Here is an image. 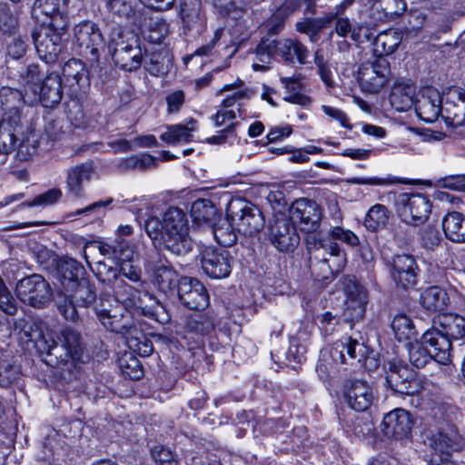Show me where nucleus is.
Segmentation results:
<instances>
[{
	"label": "nucleus",
	"instance_id": "nucleus-57",
	"mask_svg": "<svg viewBox=\"0 0 465 465\" xmlns=\"http://www.w3.org/2000/svg\"><path fill=\"white\" fill-rule=\"evenodd\" d=\"M105 6L112 13L125 18H131L134 15V0H103Z\"/></svg>",
	"mask_w": 465,
	"mask_h": 465
},
{
	"label": "nucleus",
	"instance_id": "nucleus-52",
	"mask_svg": "<svg viewBox=\"0 0 465 465\" xmlns=\"http://www.w3.org/2000/svg\"><path fill=\"white\" fill-rule=\"evenodd\" d=\"M58 340L68 351H71L74 361L81 358V337L77 331L69 327L64 328Z\"/></svg>",
	"mask_w": 465,
	"mask_h": 465
},
{
	"label": "nucleus",
	"instance_id": "nucleus-45",
	"mask_svg": "<svg viewBox=\"0 0 465 465\" xmlns=\"http://www.w3.org/2000/svg\"><path fill=\"white\" fill-rule=\"evenodd\" d=\"M280 81L286 89V95L283 100L291 104H298L303 107L308 106L312 103V99L302 94V84L297 77H281Z\"/></svg>",
	"mask_w": 465,
	"mask_h": 465
},
{
	"label": "nucleus",
	"instance_id": "nucleus-61",
	"mask_svg": "<svg viewBox=\"0 0 465 465\" xmlns=\"http://www.w3.org/2000/svg\"><path fill=\"white\" fill-rule=\"evenodd\" d=\"M0 310L8 315H15L17 312L15 300L5 287L0 278Z\"/></svg>",
	"mask_w": 465,
	"mask_h": 465
},
{
	"label": "nucleus",
	"instance_id": "nucleus-37",
	"mask_svg": "<svg viewBox=\"0 0 465 465\" xmlns=\"http://www.w3.org/2000/svg\"><path fill=\"white\" fill-rule=\"evenodd\" d=\"M420 302L430 312H442L448 305L449 296L440 287L430 286L420 293Z\"/></svg>",
	"mask_w": 465,
	"mask_h": 465
},
{
	"label": "nucleus",
	"instance_id": "nucleus-10",
	"mask_svg": "<svg viewBox=\"0 0 465 465\" xmlns=\"http://www.w3.org/2000/svg\"><path fill=\"white\" fill-rule=\"evenodd\" d=\"M17 297L33 307H44L52 297L47 281L40 274H32L20 280L15 288Z\"/></svg>",
	"mask_w": 465,
	"mask_h": 465
},
{
	"label": "nucleus",
	"instance_id": "nucleus-51",
	"mask_svg": "<svg viewBox=\"0 0 465 465\" xmlns=\"http://www.w3.org/2000/svg\"><path fill=\"white\" fill-rule=\"evenodd\" d=\"M58 312L67 321L74 322L78 318L76 307L77 305L71 298L70 294L64 289L57 293L54 300Z\"/></svg>",
	"mask_w": 465,
	"mask_h": 465
},
{
	"label": "nucleus",
	"instance_id": "nucleus-50",
	"mask_svg": "<svg viewBox=\"0 0 465 465\" xmlns=\"http://www.w3.org/2000/svg\"><path fill=\"white\" fill-rule=\"evenodd\" d=\"M391 328L399 341H410L415 337L416 332L412 321L404 314H399L393 318Z\"/></svg>",
	"mask_w": 465,
	"mask_h": 465
},
{
	"label": "nucleus",
	"instance_id": "nucleus-47",
	"mask_svg": "<svg viewBox=\"0 0 465 465\" xmlns=\"http://www.w3.org/2000/svg\"><path fill=\"white\" fill-rule=\"evenodd\" d=\"M429 445L436 452L450 455L451 451L460 450L459 436L457 434L448 435L443 432L433 434L429 439Z\"/></svg>",
	"mask_w": 465,
	"mask_h": 465
},
{
	"label": "nucleus",
	"instance_id": "nucleus-26",
	"mask_svg": "<svg viewBox=\"0 0 465 465\" xmlns=\"http://www.w3.org/2000/svg\"><path fill=\"white\" fill-rule=\"evenodd\" d=\"M461 104H447L442 110V118L449 128V135L453 137H465V92L458 88L455 90Z\"/></svg>",
	"mask_w": 465,
	"mask_h": 465
},
{
	"label": "nucleus",
	"instance_id": "nucleus-8",
	"mask_svg": "<svg viewBox=\"0 0 465 465\" xmlns=\"http://www.w3.org/2000/svg\"><path fill=\"white\" fill-rule=\"evenodd\" d=\"M95 312L98 320L107 330L124 337L136 327L131 312L117 302L114 303L101 302L95 308Z\"/></svg>",
	"mask_w": 465,
	"mask_h": 465
},
{
	"label": "nucleus",
	"instance_id": "nucleus-46",
	"mask_svg": "<svg viewBox=\"0 0 465 465\" xmlns=\"http://www.w3.org/2000/svg\"><path fill=\"white\" fill-rule=\"evenodd\" d=\"M67 292L75 304L79 307H87L95 300V292L87 279L76 282L72 290Z\"/></svg>",
	"mask_w": 465,
	"mask_h": 465
},
{
	"label": "nucleus",
	"instance_id": "nucleus-34",
	"mask_svg": "<svg viewBox=\"0 0 465 465\" xmlns=\"http://www.w3.org/2000/svg\"><path fill=\"white\" fill-rule=\"evenodd\" d=\"M252 63L254 71H266L272 59L278 55V40L263 38L256 46Z\"/></svg>",
	"mask_w": 465,
	"mask_h": 465
},
{
	"label": "nucleus",
	"instance_id": "nucleus-33",
	"mask_svg": "<svg viewBox=\"0 0 465 465\" xmlns=\"http://www.w3.org/2000/svg\"><path fill=\"white\" fill-rule=\"evenodd\" d=\"M59 280L64 290H72V287L82 279H85L84 266L72 258L63 259L58 264Z\"/></svg>",
	"mask_w": 465,
	"mask_h": 465
},
{
	"label": "nucleus",
	"instance_id": "nucleus-29",
	"mask_svg": "<svg viewBox=\"0 0 465 465\" xmlns=\"http://www.w3.org/2000/svg\"><path fill=\"white\" fill-rule=\"evenodd\" d=\"M24 95L21 91L3 86L0 88V114L2 118L16 116L21 122V109L24 107Z\"/></svg>",
	"mask_w": 465,
	"mask_h": 465
},
{
	"label": "nucleus",
	"instance_id": "nucleus-38",
	"mask_svg": "<svg viewBox=\"0 0 465 465\" xmlns=\"http://www.w3.org/2000/svg\"><path fill=\"white\" fill-rule=\"evenodd\" d=\"M62 79L56 74H50L43 82L40 99L45 107H53L59 104L63 97Z\"/></svg>",
	"mask_w": 465,
	"mask_h": 465
},
{
	"label": "nucleus",
	"instance_id": "nucleus-28",
	"mask_svg": "<svg viewBox=\"0 0 465 465\" xmlns=\"http://www.w3.org/2000/svg\"><path fill=\"white\" fill-rule=\"evenodd\" d=\"M180 16L184 28L202 30L206 22L201 0H181Z\"/></svg>",
	"mask_w": 465,
	"mask_h": 465
},
{
	"label": "nucleus",
	"instance_id": "nucleus-36",
	"mask_svg": "<svg viewBox=\"0 0 465 465\" xmlns=\"http://www.w3.org/2000/svg\"><path fill=\"white\" fill-rule=\"evenodd\" d=\"M98 250L102 255L116 260L120 263L131 262L134 253L128 241L124 239L114 240L111 242H100Z\"/></svg>",
	"mask_w": 465,
	"mask_h": 465
},
{
	"label": "nucleus",
	"instance_id": "nucleus-17",
	"mask_svg": "<svg viewBox=\"0 0 465 465\" xmlns=\"http://www.w3.org/2000/svg\"><path fill=\"white\" fill-rule=\"evenodd\" d=\"M232 257L222 248H205L201 254V264L203 272L213 279L227 277L232 271Z\"/></svg>",
	"mask_w": 465,
	"mask_h": 465
},
{
	"label": "nucleus",
	"instance_id": "nucleus-22",
	"mask_svg": "<svg viewBox=\"0 0 465 465\" xmlns=\"http://www.w3.org/2000/svg\"><path fill=\"white\" fill-rule=\"evenodd\" d=\"M386 384L396 393L414 395L421 385L413 372L406 367L391 366L386 374Z\"/></svg>",
	"mask_w": 465,
	"mask_h": 465
},
{
	"label": "nucleus",
	"instance_id": "nucleus-60",
	"mask_svg": "<svg viewBox=\"0 0 465 465\" xmlns=\"http://www.w3.org/2000/svg\"><path fill=\"white\" fill-rule=\"evenodd\" d=\"M61 197L62 191L58 188H53L39 194L32 202L23 203L22 205L27 207L51 205L56 203Z\"/></svg>",
	"mask_w": 465,
	"mask_h": 465
},
{
	"label": "nucleus",
	"instance_id": "nucleus-9",
	"mask_svg": "<svg viewBox=\"0 0 465 465\" xmlns=\"http://www.w3.org/2000/svg\"><path fill=\"white\" fill-rule=\"evenodd\" d=\"M24 332L28 341L34 342L39 350L45 351V361L48 365L57 367L66 363L70 359L73 360L71 351L51 336L46 337L37 326L30 324L24 329Z\"/></svg>",
	"mask_w": 465,
	"mask_h": 465
},
{
	"label": "nucleus",
	"instance_id": "nucleus-44",
	"mask_svg": "<svg viewBox=\"0 0 465 465\" xmlns=\"http://www.w3.org/2000/svg\"><path fill=\"white\" fill-rule=\"evenodd\" d=\"M401 42V35L400 33L389 30L380 33L374 42L373 49L379 57L391 54L399 46Z\"/></svg>",
	"mask_w": 465,
	"mask_h": 465
},
{
	"label": "nucleus",
	"instance_id": "nucleus-58",
	"mask_svg": "<svg viewBox=\"0 0 465 465\" xmlns=\"http://www.w3.org/2000/svg\"><path fill=\"white\" fill-rule=\"evenodd\" d=\"M169 34V25L163 19L153 21L148 29L147 40L153 44H160Z\"/></svg>",
	"mask_w": 465,
	"mask_h": 465
},
{
	"label": "nucleus",
	"instance_id": "nucleus-62",
	"mask_svg": "<svg viewBox=\"0 0 465 465\" xmlns=\"http://www.w3.org/2000/svg\"><path fill=\"white\" fill-rule=\"evenodd\" d=\"M234 229L229 224L227 227H217L213 229V235L220 245L232 246L237 241Z\"/></svg>",
	"mask_w": 465,
	"mask_h": 465
},
{
	"label": "nucleus",
	"instance_id": "nucleus-54",
	"mask_svg": "<svg viewBox=\"0 0 465 465\" xmlns=\"http://www.w3.org/2000/svg\"><path fill=\"white\" fill-rule=\"evenodd\" d=\"M409 360L413 366L417 368H423L431 360H433V356L420 339V342L411 345L409 349Z\"/></svg>",
	"mask_w": 465,
	"mask_h": 465
},
{
	"label": "nucleus",
	"instance_id": "nucleus-3",
	"mask_svg": "<svg viewBox=\"0 0 465 465\" xmlns=\"http://www.w3.org/2000/svg\"><path fill=\"white\" fill-rule=\"evenodd\" d=\"M108 48L115 65L123 70L135 71L143 64V55L138 39L131 33L114 28Z\"/></svg>",
	"mask_w": 465,
	"mask_h": 465
},
{
	"label": "nucleus",
	"instance_id": "nucleus-32",
	"mask_svg": "<svg viewBox=\"0 0 465 465\" xmlns=\"http://www.w3.org/2000/svg\"><path fill=\"white\" fill-rule=\"evenodd\" d=\"M32 15L39 26H54L55 18L65 19L59 11L57 0H35Z\"/></svg>",
	"mask_w": 465,
	"mask_h": 465
},
{
	"label": "nucleus",
	"instance_id": "nucleus-35",
	"mask_svg": "<svg viewBox=\"0 0 465 465\" xmlns=\"http://www.w3.org/2000/svg\"><path fill=\"white\" fill-rule=\"evenodd\" d=\"M252 63L254 71H266L272 59L278 55V40L263 38L256 46Z\"/></svg>",
	"mask_w": 465,
	"mask_h": 465
},
{
	"label": "nucleus",
	"instance_id": "nucleus-49",
	"mask_svg": "<svg viewBox=\"0 0 465 465\" xmlns=\"http://www.w3.org/2000/svg\"><path fill=\"white\" fill-rule=\"evenodd\" d=\"M124 338L128 348L141 356H149L153 351L152 342L137 327H134Z\"/></svg>",
	"mask_w": 465,
	"mask_h": 465
},
{
	"label": "nucleus",
	"instance_id": "nucleus-21",
	"mask_svg": "<svg viewBox=\"0 0 465 465\" xmlns=\"http://www.w3.org/2000/svg\"><path fill=\"white\" fill-rule=\"evenodd\" d=\"M443 110L440 93L432 86L420 90L415 102V111L418 116L428 123L436 121Z\"/></svg>",
	"mask_w": 465,
	"mask_h": 465
},
{
	"label": "nucleus",
	"instance_id": "nucleus-25",
	"mask_svg": "<svg viewBox=\"0 0 465 465\" xmlns=\"http://www.w3.org/2000/svg\"><path fill=\"white\" fill-rule=\"evenodd\" d=\"M94 174V167L92 162L70 167L66 172L67 194L76 199L84 197V186L92 180Z\"/></svg>",
	"mask_w": 465,
	"mask_h": 465
},
{
	"label": "nucleus",
	"instance_id": "nucleus-19",
	"mask_svg": "<svg viewBox=\"0 0 465 465\" xmlns=\"http://www.w3.org/2000/svg\"><path fill=\"white\" fill-rule=\"evenodd\" d=\"M343 397L348 406L359 412L367 411L372 404V387L362 380H351L343 388Z\"/></svg>",
	"mask_w": 465,
	"mask_h": 465
},
{
	"label": "nucleus",
	"instance_id": "nucleus-55",
	"mask_svg": "<svg viewBox=\"0 0 465 465\" xmlns=\"http://www.w3.org/2000/svg\"><path fill=\"white\" fill-rule=\"evenodd\" d=\"M214 327L211 319L203 314H195L190 317L186 322V328L189 331L197 334H206Z\"/></svg>",
	"mask_w": 465,
	"mask_h": 465
},
{
	"label": "nucleus",
	"instance_id": "nucleus-43",
	"mask_svg": "<svg viewBox=\"0 0 465 465\" xmlns=\"http://www.w3.org/2000/svg\"><path fill=\"white\" fill-rule=\"evenodd\" d=\"M217 209L209 199H198L191 208V215L198 225H212L217 217Z\"/></svg>",
	"mask_w": 465,
	"mask_h": 465
},
{
	"label": "nucleus",
	"instance_id": "nucleus-6",
	"mask_svg": "<svg viewBox=\"0 0 465 465\" xmlns=\"http://www.w3.org/2000/svg\"><path fill=\"white\" fill-rule=\"evenodd\" d=\"M65 19L55 18L54 26H38L32 37L39 57L46 64L54 63L64 49L63 35L66 31Z\"/></svg>",
	"mask_w": 465,
	"mask_h": 465
},
{
	"label": "nucleus",
	"instance_id": "nucleus-11",
	"mask_svg": "<svg viewBox=\"0 0 465 465\" xmlns=\"http://www.w3.org/2000/svg\"><path fill=\"white\" fill-rule=\"evenodd\" d=\"M390 74L388 61L384 57H378L360 66L358 81L363 92L377 94L387 84Z\"/></svg>",
	"mask_w": 465,
	"mask_h": 465
},
{
	"label": "nucleus",
	"instance_id": "nucleus-63",
	"mask_svg": "<svg viewBox=\"0 0 465 465\" xmlns=\"http://www.w3.org/2000/svg\"><path fill=\"white\" fill-rule=\"evenodd\" d=\"M19 377V368L6 362L0 364V386L7 387Z\"/></svg>",
	"mask_w": 465,
	"mask_h": 465
},
{
	"label": "nucleus",
	"instance_id": "nucleus-24",
	"mask_svg": "<svg viewBox=\"0 0 465 465\" xmlns=\"http://www.w3.org/2000/svg\"><path fill=\"white\" fill-rule=\"evenodd\" d=\"M421 340L433 356V360L440 364L450 362L452 342L437 327L425 331Z\"/></svg>",
	"mask_w": 465,
	"mask_h": 465
},
{
	"label": "nucleus",
	"instance_id": "nucleus-20",
	"mask_svg": "<svg viewBox=\"0 0 465 465\" xmlns=\"http://www.w3.org/2000/svg\"><path fill=\"white\" fill-rule=\"evenodd\" d=\"M74 37L78 46L85 55H92V59L98 57L99 50L104 45V38L98 26L90 21L77 25L74 29Z\"/></svg>",
	"mask_w": 465,
	"mask_h": 465
},
{
	"label": "nucleus",
	"instance_id": "nucleus-1",
	"mask_svg": "<svg viewBox=\"0 0 465 465\" xmlns=\"http://www.w3.org/2000/svg\"><path fill=\"white\" fill-rule=\"evenodd\" d=\"M331 238L316 234L308 235L306 248L312 274L319 281L326 280L340 272L346 264V254L333 240H340L349 246L360 244L358 236L350 230L335 227L331 231Z\"/></svg>",
	"mask_w": 465,
	"mask_h": 465
},
{
	"label": "nucleus",
	"instance_id": "nucleus-56",
	"mask_svg": "<svg viewBox=\"0 0 465 465\" xmlns=\"http://www.w3.org/2000/svg\"><path fill=\"white\" fill-rule=\"evenodd\" d=\"M253 92L247 88L239 90L233 93L232 95L224 98L221 104V106L224 109H232V107L236 106L238 114L240 117H242L243 102L249 100Z\"/></svg>",
	"mask_w": 465,
	"mask_h": 465
},
{
	"label": "nucleus",
	"instance_id": "nucleus-5",
	"mask_svg": "<svg viewBox=\"0 0 465 465\" xmlns=\"http://www.w3.org/2000/svg\"><path fill=\"white\" fill-rule=\"evenodd\" d=\"M330 356L340 364L348 363V360L355 361L367 371L376 370L380 365L378 354L364 341L351 337L335 341L330 349Z\"/></svg>",
	"mask_w": 465,
	"mask_h": 465
},
{
	"label": "nucleus",
	"instance_id": "nucleus-39",
	"mask_svg": "<svg viewBox=\"0 0 465 465\" xmlns=\"http://www.w3.org/2000/svg\"><path fill=\"white\" fill-rule=\"evenodd\" d=\"M415 86L409 84H396L390 94L391 106L399 112H406L415 105Z\"/></svg>",
	"mask_w": 465,
	"mask_h": 465
},
{
	"label": "nucleus",
	"instance_id": "nucleus-41",
	"mask_svg": "<svg viewBox=\"0 0 465 465\" xmlns=\"http://www.w3.org/2000/svg\"><path fill=\"white\" fill-rule=\"evenodd\" d=\"M446 237L454 242H465V217L457 212L448 213L442 221Z\"/></svg>",
	"mask_w": 465,
	"mask_h": 465
},
{
	"label": "nucleus",
	"instance_id": "nucleus-12",
	"mask_svg": "<svg viewBox=\"0 0 465 465\" xmlns=\"http://www.w3.org/2000/svg\"><path fill=\"white\" fill-rule=\"evenodd\" d=\"M292 223L297 225L301 231L313 232L320 227L322 210L316 202L300 198L295 200L290 208Z\"/></svg>",
	"mask_w": 465,
	"mask_h": 465
},
{
	"label": "nucleus",
	"instance_id": "nucleus-4",
	"mask_svg": "<svg viewBox=\"0 0 465 465\" xmlns=\"http://www.w3.org/2000/svg\"><path fill=\"white\" fill-rule=\"evenodd\" d=\"M227 216L230 225L245 236L256 235L265 223L262 211L242 198L231 200L227 206Z\"/></svg>",
	"mask_w": 465,
	"mask_h": 465
},
{
	"label": "nucleus",
	"instance_id": "nucleus-18",
	"mask_svg": "<svg viewBox=\"0 0 465 465\" xmlns=\"http://www.w3.org/2000/svg\"><path fill=\"white\" fill-rule=\"evenodd\" d=\"M177 294L181 302L189 310L200 311L209 304V295L197 279L183 277L178 283Z\"/></svg>",
	"mask_w": 465,
	"mask_h": 465
},
{
	"label": "nucleus",
	"instance_id": "nucleus-2",
	"mask_svg": "<svg viewBox=\"0 0 465 465\" xmlns=\"http://www.w3.org/2000/svg\"><path fill=\"white\" fill-rule=\"evenodd\" d=\"M145 231L153 241H159L165 250L174 255H185L192 250L187 216L178 207H170L162 218L148 219Z\"/></svg>",
	"mask_w": 465,
	"mask_h": 465
},
{
	"label": "nucleus",
	"instance_id": "nucleus-30",
	"mask_svg": "<svg viewBox=\"0 0 465 465\" xmlns=\"http://www.w3.org/2000/svg\"><path fill=\"white\" fill-rule=\"evenodd\" d=\"M309 55L307 47L297 39L278 40V56L287 64L306 63Z\"/></svg>",
	"mask_w": 465,
	"mask_h": 465
},
{
	"label": "nucleus",
	"instance_id": "nucleus-15",
	"mask_svg": "<svg viewBox=\"0 0 465 465\" xmlns=\"http://www.w3.org/2000/svg\"><path fill=\"white\" fill-rule=\"evenodd\" d=\"M388 268L391 280L398 287L409 289L417 284L419 267L412 255H394L388 262Z\"/></svg>",
	"mask_w": 465,
	"mask_h": 465
},
{
	"label": "nucleus",
	"instance_id": "nucleus-27",
	"mask_svg": "<svg viewBox=\"0 0 465 465\" xmlns=\"http://www.w3.org/2000/svg\"><path fill=\"white\" fill-rule=\"evenodd\" d=\"M62 82L74 92L89 86L88 72L85 64L78 59L68 60L62 68Z\"/></svg>",
	"mask_w": 465,
	"mask_h": 465
},
{
	"label": "nucleus",
	"instance_id": "nucleus-42",
	"mask_svg": "<svg viewBox=\"0 0 465 465\" xmlns=\"http://www.w3.org/2000/svg\"><path fill=\"white\" fill-rule=\"evenodd\" d=\"M196 121L190 119L186 124H173L167 127L162 134L161 139L167 143L174 144L188 143L193 138V132L195 131Z\"/></svg>",
	"mask_w": 465,
	"mask_h": 465
},
{
	"label": "nucleus",
	"instance_id": "nucleus-7",
	"mask_svg": "<svg viewBox=\"0 0 465 465\" xmlns=\"http://www.w3.org/2000/svg\"><path fill=\"white\" fill-rule=\"evenodd\" d=\"M395 207L404 223L417 226L429 219L432 202L423 193H402L398 195Z\"/></svg>",
	"mask_w": 465,
	"mask_h": 465
},
{
	"label": "nucleus",
	"instance_id": "nucleus-48",
	"mask_svg": "<svg viewBox=\"0 0 465 465\" xmlns=\"http://www.w3.org/2000/svg\"><path fill=\"white\" fill-rule=\"evenodd\" d=\"M390 212L383 204L376 203L371 206L364 218L367 230L376 232L383 228L389 221Z\"/></svg>",
	"mask_w": 465,
	"mask_h": 465
},
{
	"label": "nucleus",
	"instance_id": "nucleus-53",
	"mask_svg": "<svg viewBox=\"0 0 465 465\" xmlns=\"http://www.w3.org/2000/svg\"><path fill=\"white\" fill-rule=\"evenodd\" d=\"M109 277L107 279L109 283L113 282H117L119 276H124L129 279L131 282H137L141 279V271L134 266L131 262H123L120 263V269L109 268L108 269Z\"/></svg>",
	"mask_w": 465,
	"mask_h": 465
},
{
	"label": "nucleus",
	"instance_id": "nucleus-40",
	"mask_svg": "<svg viewBox=\"0 0 465 465\" xmlns=\"http://www.w3.org/2000/svg\"><path fill=\"white\" fill-rule=\"evenodd\" d=\"M437 328L451 341L462 339L465 336V318L458 314L441 315Z\"/></svg>",
	"mask_w": 465,
	"mask_h": 465
},
{
	"label": "nucleus",
	"instance_id": "nucleus-14",
	"mask_svg": "<svg viewBox=\"0 0 465 465\" xmlns=\"http://www.w3.org/2000/svg\"><path fill=\"white\" fill-rule=\"evenodd\" d=\"M145 268L151 274L153 284L157 289L165 293H172L176 287L178 289L179 277L175 270L170 265L166 258L157 253L151 256Z\"/></svg>",
	"mask_w": 465,
	"mask_h": 465
},
{
	"label": "nucleus",
	"instance_id": "nucleus-31",
	"mask_svg": "<svg viewBox=\"0 0 465 465\" xmlns=\"http://www.w3.org/2000/svg\"><path fill=\"white\" fill-rule=\"evenodd\" d=\"M21 133L20 122L16 116L2 118L0 123V153L7 154L15 150L19 141L17 134Z\"/></svg>",
	"mask_w": 465,
	"mask_h": 465
},
{
	"label": "nucleus",
	"instance_id": "nucleus-16",
	"mask_svg": "<svg viewBox=\"0 0 465 465\" xmlns=\"http://www.w3.org/2000/svg\"><path fill=\"white\" fill-rule=\"evenodd\" d=\"M269 232L271 242L280 252L292 251L300 242L295 225L284 214L275 216L269 226Z\"/></svg>",
	"mask_w": 465,
	"mask_h": 465
},
{
	"label": "nucleus",
	"instance_id": "nucleus-13",
	"mask_svg": "<svg viewBox=\"0 0 465 465\" xmlns=\"http://www.w3.org/2000/svg\"><path fill=\"white\" fill-rule=\"evenodd\" d=\"M343 314L347 321L358 322L363 319L368 303V292L363 285L353 278H347L344 282Z\"/></svg>",
	"mask_w": 465,
	"mask_h": 465
},
{
	"label": "nucleus",
	"instance_id": "nucleus-64",
	"mask_svg": "<svg viewBox=\"0 0 465 465\" xmlns=\"http://www.w3.org/2000/svg\"><path fill=\"white\" fill-rule=\"evenodd\" d=\"M152 455L158 465H177L172 451L163 446H155Z\"/></svg>",
	"mask_w": 465,
	"mask_h": 465
},
{
	"label": "nucleus",
	"instance_id": "nucleus-59",
	"mask_svg": "<svg viewBox=\"0 0 465 465\" xmlns=\"http://www.w3.org/2000/svg\"><path fill=\"white\" fill-rule=\"evenodd\" d=\"M440 233L435 227L427 226L420 231V243L423 248L433 251L440 245Z\"/></svg>",
	"mask_w": 465,
	"mask_h": 465
},
{
	"label": "nucleus",
	"instance_id": "nucleus-23",
	"mask_svg": "<svg viewBox=\"0 0 465 465\" xmlns=\"http://www.w3.org/2000/svg\"><path fill=\"white\" fill-rule=\"evenodd\" d=\"M412 426L410 413L403 409H395L384 416L381 430L388 438L401 440L411 433Z\"/></svg>",
	"mask_w": 465,
	"mask_h": 465
}]
</instances>
